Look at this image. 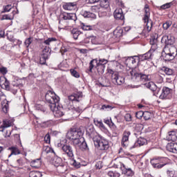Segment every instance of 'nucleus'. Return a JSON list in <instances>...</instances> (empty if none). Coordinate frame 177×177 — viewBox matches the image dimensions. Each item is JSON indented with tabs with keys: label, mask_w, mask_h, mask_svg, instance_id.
<instances>
[{
	"label": "nucleus",
	"mask_w": 177,
	"mask_h": 177,
	"mask_svg": "<svg viewBox=\"0 0 177 177\" xmlns=\"http://www.w3.org/2000/svg\"><path fill=\"white\" fill-rule=\"evenodd\" d=\"M84 97V94L82 92L78 91L75 93L68 97V99L70 102H72L73 106H70V103L68 100H66V103L71 111L73 113V114H80L82 111V109H81L80 102L82 100Z\"/></svg>",
	"instance_id": "f03ea898"
},
{
	"label": "nucleus",
	"mask_w": 177,
	"mask_h": 177,
	"mask_svg": "<svg viewBox=\"0 0 177 177\" xmlns=\"http://www.w3.org/2000/svg\"><path fill=\"white\" fill-rule=\"evenodd\" d=\"M62 19H64V20H71V21H73V23H75L77 21V15L74 13H67V12H64L63 14V17Z\"/></svg>",
	"instance_id": "2eb2a0df"
},
{
	"label": "nucleus",
	"mask_w": 177,
	"mask_h": 177,
	"mask_svg": "<svg viewBox=\"0 0 177 177\" xmlns=\"http://www.w3.org/2000/svg\"><path fill=\"white\" fill-rule=\"evenodd\" d=\"M76 3L75 2L73 3H65L63 5V8L64 10H73L74 9V7L75 6Z\"/></svg>",
	"instance_id": "c756f323"
},
{
	"label": "nucleus",
	"mask_w": 177,
	"mask_h": 177,
	"mask_svg": "<svg viewBox=\"0 0 177 177\" xmlns=\"http://www.w3.org/2000/svg\"><path fill=\"white\" fill-rule=\"evenodd\" d=\"M71 165L75 167V168H80V163L77 162L75 160L71 161Z\"/></svg>",
	"instance_id": "338daca9"
},
{
	"label": "nucleus",
	"mask_w": 177,
	"mask_h": 177,
	"mask_svg": "<svg viewBox=\"0 0 177 177\" xmlns=\"http://www.w3.org/2000/svg\"><path fill=\"white\" fill-rule=\"evenodd\" d=\"M11 10H12V5L8 4L6 6H3V13H5L6 12H10Z\"/></svg>",
	"instance_id": "052dcab7"
},
{
	"label": "nucleus",
	"mask_w": 177,
	"mask_h": 177,
	"mask_svg": "<svg viewBox=\"0 0 177 177\" xmlns=\"http://www.w3.org/2000/svg\"><path fill=\"white\" fill-rule=\"evenodd\" d=\"M53 164L55 167H59V165H62V164H64V162H63L62 158L56 156L54 157Z\"/></svg>",
	"instance_id": "2f4dec72"
},
{
	"label": "nucleus",
	"mask_w": 177,
	"mask_h": 177,
	"mask_svg": "<svg viewBox=\"0 0 177 177\" xmlns=\"http://www.w3.org/2000/svg\"><path fill=\"white\" fill-rule=\"evenodd\" d=\"M33 39L32 37H28L24 41V45L26 48H28L31 44H32Z\"/></svg>",
	"instance_id": "09e8293b"
},
{
	"label": "nucleus",
	"mask_w": 177,
	"mask_h": 177,
	"mask_svg": "<svg viewBox=\"0 0 177 177\" xmlns=\"http://www.w3.org/2000/svg\"><path fill=\"white\" fill-rule=\"evenodd\" d=\"M167 140L175 142L176 140V133L175 131H169L168 136L166 137Z\"/></svg>",
	"instance_id": "a878e982"
},
{
	"label": "nucleus",
	"mask_w": 177,
	"mask_h": 177,
	"mask_svg": "<svg viewBox=\"0 0 177 177\" xmlns=\"http://www.w3.org/2000/svg\"><path fill=\"white\" fill-rule=\"evenodd\" d=\"M135 145L136 146H143L145 145H147V140L145 138L140 137Z\"/></svg>",
	"instance_id": "473e14b6"
},
{
	"label": "nucleus",
	"mask_w": 177,
	"mask_h": 177,
	"mask_svg": "<svg viewBox=\"0 0 177 177\" xmlns=\"http://www.w3.org/2000/svg\"><path fill=\"white\" fill-rule=\"evenodd\" d=\"M97 69V71L98 74H103L104 73V70L106 68V66L100 65L99 64H95V66H94Z\"/></svg>",
	"instance_id": "72a5a7b5"
},
{
	"label": "nucleus",
	"mask_w": 177,
	"mask_h": 177,
	"mask_svg": "<svg viewBox=\"0 0 177 177\" xmlns=\"http://www.w3.org/2000/svg\"><path fill=\"white\" fill-rule=\"evenodd\" d=\"M21 165H23V159H18L12 167L14 168H19V167H21Z\"/></svg>",
	"instance_id": "8fccbe9b"
},
{
	"label": "nucleus",
	"mask_w": 177,
	"mask_h": 177,
	"mask_svg": "<svg viewBox=\"0 0 177 177\" xmlns=\"http://www.w3.org/2000/svg\"><path fill=\"white\" fill-rule=\"evenodd\" d=\"M167 174L169 177H177V171L176 170H167Z\"/></svg>",
	"instance_id": "49530a36"
},
{
	"label": "nucleus",
	"mask_w": 177,
	"mask_h": 177,
	"mask_svg": "<svg viewBox=\"0 0 177 177\" xmlns=\"http://www.w3.org/2000/svg\"><path fill=\"white\" fill-rule=\"evenodd\" d=\"M70 71L73 77H75V78H80V73L77 71H75V69H71Z\"/></svg>",
	"instance_id": "5fc2aeb1"
},
{
	"label": "nucleus",
	"mask_w": 177,
	"mask_h": 177,
	"mask_svg": "<svg viewBox=\"0 0 177 177\" xmlns=\"http://www.w3.org/2000/svg\"><path fill=\"white\" fill-rule=\"evenodd\" d=\"M120 169H121L122 174H124V175H127V176H133L134 173L133 171H132V169L127 168V167H125V165L121 163Z\"/></svg>",
	"instance_id": "4468645a"
},
{
	"label": "nucleus",
	"mask_w": 177,
	"mask_h": 177,
	"mask_svg": "<svg viewBox=\"0 0 177 177\" xmlns=\"http://www.w3.org/2000/svg\"><path fill=\"white\" fill-rule=\"evenodd\" d=\"M140 57L138 56H133V57H129L126 59V63H128L129 64H135L136 63L137 60H139Z\"/></svg>",
	"instance_id": "c85d7f7f"
},
{
	"label": "nucleus",
	"mask_w": 177,
	"mask_h": 177,
	"mask_svg": "<svg viewBox=\"0 0 177 177\" xmlns=\"http://www.w3.org/2000/svg\"><path fill=\"white\" fill-rule=\"evenodd\" d=\"M153 50L150 49L147 53L145 54H143L142 55H140V60H149V59H151L153 56Z\"/></svg>",
	"instance_id": "4be33fe9"
},
{
	"label": "nucleus",
	"mask_w": 177,
	"mask_h": 177,
	"mask_svg": "<svg viewBox=\"0 0 177 177\" xmlns=\"http://www.w3.org/2000/svg\"><path fill=\"white\" fill-rule=\"evenodd\" d=\"M144 112L143 111H138L136 113V117L137 118L140 119L143 117Z\"/></svg>",
	"instance_id": "69168bd1"
},
{
	"label": "nucleus",
	"mask_w": 177,
	"mask_h": 177,
	"mask_svg": "<svg viewBox=\"0 0 177 177\" xmlns=\"http://www.w3.org/2000/svg\"><path fill=\"white\" fill-rule=\"evenodd\" d=\"M131 136V131H124L122 138V146L123 147H127L128 143H129V136Z\"/></svg>",
	"instance_id": "f8f14e48"
},
{
	"label": "nucleus",
	"mask_w": 177,
	"mask_h": 177,
	"mask_svg": "<svg viewBox=\"0 0 177 177\" xmlns=\"http://www.w3.org/2000/svg\"><path fill=\"white\" fill-rule=\"evenodd\" d=\"M82 16L85 17V19H96V14L93 12H91L89 11H82Z\"/></svg>",
	"instance_id": "412c9836"
},
{
	"label": "nucleus",
	"mask_w": 177,
	"mask_h": 177,
	"mask_svg": "<svg viewBox=\"0 0 177 177\" xmlns=\"http://www.w3.org/2000/svg\"><path fill=\"white\" fill-rule=\"evenodd\" d=\"M71 34H72L74 39H78V37H80V35H81V31H80L77 28H75L71 30Z\"/></svg>",
	"instance_id": "58836bf2"
},
{
	"label": "nucleus",
	"mask_w": 177,
	"mask_h": 177,
	"mask_svg": "<svg viewBox=\"0 0 177 177\" xmlns=\"http://www.w3.org/2000/svg\"><path fill=\"white\" fill-rule=\"evenodd\" d=\"M153 92V95L160 99H169L171 97L170 89H155Z\"/></svg>",
	"instance_id": "0eeeda50"
},
{
	"label": "nucleus",
	"mask_w": 177,
	"mask_h": 177,
	"mask_svg": "<svg viewBox=\"0 0 177 177\" xmlns=\"http://www.w3.org/2000/svg\"><path fill=\"white\" fill-rule=\"evenodd\" d=\"M94 124L95 125H96V127H98L99 128H102V129H106L102 120H99L97 118L94 119Z\"/></svg>",
	"instance_id": "e433bc0d"
},
{
	"label": "nucleus",
	"mask_w": 177,
	"mask_h": 177,
	"mask_svg": "<svg viewBox=\"0 0 177 177\" xmlns=\"http://www.w3.org/2000/svg\"><path fill=\"white\" fill-rule=\"evenodd\" d=\"M174 59H175V57H173L170 53H168V51L165 53V55L164 57L165 62H170L171 60H174Z\"/></svg>",
	"instance_id": "a18cd8bd"
},
{
	"label": "nucleus",
	"mask_w": 177,
	"mask_h": 177,
	"mask_svg": "<svg viewBox=\"0 0 177 177\" xmlns=\"http://www.w3.org/2000/svg\"><path fill=\"white\" fill-rule=\"evenodd\" d=\"M108 176L109 177H120V174L118 172L110 171L108 172Z\"/></svg>",
	"instance_id": "3c124183"
},
{
	"label": "nucleus",
	"mask_w": 177,
	"mask_h": 177,
	"mask_svg": "<svg viewBox=\"0 0 177 177\" xmlns=\"http://www.w3.org/2000/svg\"><path fill=\"white\" fill-rule=\"evenodd\" d=\"M158 39L157 37H151L150 39V45H151V49L153 52H155L156 50L158 48Z\"/></svg>",
	"instance_id": "aec40b11"
},
{
	"label": "nucleus",
	"mask_w": 177,
	"mask_h": 177,
	"mask_svg": "<svg viewBox=\"0 0 177 177\" xmlns=\"http://www.w3.org/2000/svg\"><path fill=\"white\" fill-rule=\"evenodd\" d=\"M41 165H42L41 159H36L30 162V166L32 168H41Z\"/></svg>",
	"instance_id": "393cba45"
},
{
	"label": "nucleus",
	"mask_w": 177,
	"mask_h": 177,
	"mask_svg": "<svg viewBox=\"0 0 177 177\" xmlns=\"http://www.w3.org/2000/svg\"><path fill=\"white\" fill-rule=\"evenodd\" d=\"M46 60H48L47 57H42V55L40 56V60H39L40 64H46Z\"/></svg>",
	"instance_id": "680f3d73"
},
{
	"label": "nucleus",
	"mask_w": 177,
	"mask_h": 177,
	"mask_svg": "<svg viewBox=\"0 0 177 177\" xmlns=\"http://www.w3.org/2000/svg\"><path fill=\"white\" fill-rule=\"evenodd\" d=\"M30 177H42V173L40 171H32L29 174Z\"/></svg>",
	"instance_id": "37998d69"
},
{
	"label": "nucleus",
	"mask_w": 177,
	"mask_h": 177,
	"mask_svg": "<svg viewBox=\"0 0 177 177\" xmlns=\"http://www.w3.org/2000/svg\"><path fill=\"white\" fill-rule=\"evenodd\" d=\"M91 13H102V8L100 6H93L91 7Z\"/></svg>",
	"instance_id": "4c0bfd02"
},
{
	"label": "nucleus",
	"mask_w": 177,
	"mask_h": 177,
	"mask_svg": "<svg viewBox=\"0 0 177 177\" xmlns=\"http://www.w3.org/2000/svg\"><path fill=\"white\" fill-rule=\"evenodd\" d=\"M84 135V131L81 128L73 129L67 133V138L72 140V143L75 149H80L82 151H89V147H88V144L85 142V139L82 138Z\"/></svg>",
	"instance_id": "f257e3e1"
},
{
	"label": "nucleus",
	"mask_w": 177,
	"mask_h": 177,
	"mask_svg": "<svg viewBox=\"0 0 177 177\" xmlns=\"http://www.w3.org/2000/svg\"><path fill=\"white\" fill-rule=\"evenodd\" d=\"M0 73L5 75V74L8 73V68L6 67H1L0 68Z\"/></svg>",
	"instance_id": "e2e57ef3"
},
{
	"label": "nucleus",
	"mask_w": 177,
	"mask_h": 177,
	"mask_svg": "<svg viewBox=\"0 0 177 177\" xmlns=\"http://www.w3.org/2000/svg\"><path fill=\"white\" fill-rule=\"evenodd\" d=\"M127 74L133 81H136V80H140V81H149V75L139 73L132 68L127 71Z\"/></svg>",
	"instance_id": "20e7f679"
},
{
	"label": "nucleus",
	"mask_w": 177,
	"mask_h": 177,
	"mask_svg": "<svg viewBox=\"0 0 177 177\" xmlns=\"http://www.w3.org/2000/svg\"><path fill=\"white\" fill-rule=\"evenodd\" d=\"M109 63V60L106 59H99L97 61V59H92L89 63V67H88V71L90 73H92V70L95 68V64H100V66H106Z\"/></svg>",
	"instance_id": "9d476101"
},
{
	"label": "nucleus",
	"mask_w": 177,
	"mask_h": 177,
	"mask_svg": "<svg viewBox=\"0 0 177 177\" xmlns=\"http://www.w3.org/2000/svg\"><path fill=\"white\" fill-rule=\"evenodd\" d=\"M147 66L146 67V68H151V67L154 66V64L153 63V62H150V61H147Z\"/></svg>",
	"instance_id": "774afa93"
},
{
	"label": "nucleus",
	"mask_w": 177,
	"mask_h": 177,
	"mask_svg": "<svg viewBox=\"0 0 177 177\" xmlns=\"http://www.w3.org/2000/svg\"><path fill=\"white\" fill-rule=\"evenodd\" d=\"M161 42L162 44H165V45H172V44H174V41H172L171 36L167 35H165L162 37Z\"/></svg>",
	"instance_id": "b1692460"
},
{
	"label": "nucleus",
	"mask_w": 177,
	"mask_h": 177,
	"mask_svg": "<svg viewBox=\"0 0 177 177\" xmlns=\"http://www.w3.org/2000/svg\"><path fill=\"white\" fill-rule=\"evenodd\" d=\"M100 8L103 13H104L107 10L108 8H110V4L109 3V0H101L100 2Z\"/></svg>",
	"instance_id": "a211bd4d"
},
{
	"label": "nucleus",
	"mask_w": 177,
	"mask_h": 177,
	"mask_svg": "<svg viewBox=\"0 0 177 177\" xmlns=\"http://www.w3.org/2000/svg\"><path fill=\"white\" fill-rule=\"evenodd\" d=\"M104 122L105 124H106L107 125H109V127H113L114 123H113V122H111V118H105L104 120Z\"/></svg>",
	"instance_id": "13d9d810"
},
{
	"label": "nucleus",
	"mask_w": 177,
	"mask_h": 177,
	"mask_svg": "<svg viewBox=\"0 0 177 177\" xmlns=\"http://www.w3.org/2000/svg\"><path fill=\"white\" fill-rule=\"evenodd\" d=\"M161 71H162L164 73L166 74V75H172V74H174V70L166 67V66H163L162 68H161Z\"/></svg>",
	"instance_id": "f704fd0d"
},
{
	"label": "nucleus",
	"mask_w": 177,
	"mask_h": 177,
	"mask_svg": "<svg viewBox=\"0 0 177 177\" xmlns=\"http://www.w3.org/2000/svg\"><path fill=\"white\" fill-rule=\"evenodd\" d=\"M171 26H172V21H168L163 24L162 27L164 30H167L171 27Z\"/></svg>",
	"instance_id": "864d4df0"
},
{
	"label": "nucleus",
	"mask_w": 177,
	"mask_h": 177,
	"mask_svg": "<svg viewBox=\"0 0 177 177\" xmlns=\"http://www.w3.org/2000/svg\"><path fill=\"white\" fill-rule=\"evenodd\" d=\"M41 56L49 59V56H50V48L49 47H45L42 50Z\"/></svg>",
	"instance_id": "7c9ffc66"
},
{
	"label": "nucleus",
	"mask_w": 177,
	"mask_h": 177,
	"mask_svg": "<svg viewBox=\"0 0 177 177\" xmlns=\"http://www.w3.org/2000/svg\"><path fill=\"white\" fill-rule=\"evenodd\" d=\"M167 149L171 153H177V143L170 142L167 145Z\"/></svg>",
	"instance_id": "5701e85b"
},
{
	"label": "nucleus",
	"mask_w": 177,
	"mask_h": 177,
	"mask_svg": "<svg viewBox=\"0 0 177 177\" xmlns=\"http://www.w3.org/2000/svg\"><path fill=\"white\" fill-rule=\"evenodd\" d=\"M10 86V83L5 77L4 76L0 77V86L2 88V89H9V86Z\"/></svg>",
	"instance_id": "dca6fc26"
},
{
	"label": "nucleus",
	"mask_w": 177,
	"mask_h": 177,
	"mask_svg": "<svg viewBox=\"0 0 177 177\" xmlns=\"http://www.w3.org/2000/svg\"><path fill=\"white\" fill-rule=\"evenodd\" d=\"M48 106L50 110L53 111L55 118H60V117H63V115H64V113H63V109L59 106V103L50 104Z\"/></svg>",
	"instance_id": "1a4fd4ad"
},
{
	"label": "nucleus",
	"mask_w": 177,
	"mask_h": 177,
	"mask_svg": "<svg viewBox=\"0 0 177 177\" xmlns=\"http://www.w3.org/2000/svg\"><path fill=\"white\" fill-rule=\"evenodd\" d=\"M93 142L94 145L98 150H107L109 149V141L100 136L94 137Z\"/></svg>",
	"instance_id": "39448f33"
},
{
	"label": "nucleus",
	"mask_w": 177,
	"mask_h": 177,
	"mask_svg": "<svg viewBox=\"0 0 177 177\" xmlns=\"http://www.w3.org/2000/svg\"><path fill=\"white\" fill-rule=\"evenodd\" d=\"M8 150H11V153L8 156V158H10L12 156H17V154H20V150L19 148L16 147H11L8 148Z\"/></svg>",
	"instance_id": "cd10ccee"
},
{
	"label": "nucleus",
	"mask_w": 177,
	"mask_h": 177,
	"mask_svg": "<svg viewBox=\"0 0 177 177\" xmlns=\"http://www.w3.org/2000/svg\"><path fill=\"white\" fill-rule=\"evenodd\" d=\"M57 170L59 174H64V172L67 171V166H66L64 163H62V165L57 166Z\"/></svg>",
	"instance_id": "c9c22d12"
},
{
	"label": "nucleus",
	"mask_w": 177,
	"mask_h": 177,
	"mask_svg": "<svg viewBox=\"0 0 177 177\" xmlns=\"http://www.w3.org/2000/svg\"><path fill=\"white\" fill-rule=\"evenodd\" d=\"M172 5H174V3H172V2L167 3L162 5L160 6V8L162 9L163 10H165V9H169V8H171V6H172Z\"/></svg>",
	"instance_id": "603ef678"
},
{
	"label": "nucleus",
	"mask_w": 177,
	"mask_h": 177,
	"mask_svg": "<svg viewBox=\"0 0 177 177\" xmlns=\"http://www.w3.org/2000/svg\"><path fill=\"white\" fill-rule=\"evenodd\" d=\"M55 41H57V39L55 37H50L44 41V44L46 45H50L51 42H55Z\"/></svg>",
	"instance_id": "de8ad7c7"
},
{
	"label": "nucleus",
	"mask_w": 177,
	"mask_h": 177,
	"mask_svg": "<svg viewBox=\"0 0 177 177\" xmlns=\"http://www.w3.org/2000/svg\"><path fill=\"white\" fill-rule=\"evenodd\" d=\"M113 16L116 20H124L125 17L121 8H117L113 12Z\"/></svg>",
	"instance_id": "f3484780"
},
{
	"label": "nucleus",
	"mask_w": 177,
	"mask_h": 177,
	"mask_svg": "<svg viewBox=\"0 0 177 177\" xmlns=\"http://www.w3.org/2000/svg\"><path fill=\"white\" fill-rule=\"evenodd\" d=\"M59 24H60V27H62V26L63 27H71V25L68 24V22L63 18L59 19Z\"/></svg>",
	"instance_id": "a19ab883"
},
{
	"label": "nucleus",
	"mask_w": 177,
	"mask_h": 177,
	"mask_svg": "<svg viewBox=\"0 0 177 177\" xmlns=\"http://www.w3.org/2000/svg\"><path fill=\"white\" fill-rule=\"evenodd\" d=\"M144 23L145 25L142 30L143 34H149L153 28V21L150 19V9L145 10V15L143 17Z\"/></svg>",
	"instance_id": "7ed1b4c3"
},
{
	"label": "nucleus",
	"mask_w": 177,
	"mask_h": 177,
	"mask_svg": "<svg viewBox=\"0 0 177 177\" xmlns=\"http://www.w3.org/2000/svg\"><path fill=\"white\" fill-rule=\"evenodd\" d=\"M111 78L113 84H117V85H122V84L125 82V78L121 75H119L118 73L113 75Z\"/></svg>",
	"instance_id": "9b49d317"
},
{
	"label": "nucleus",
	"mask_w": 177,
	"mask_h": 177,
	"mask_svg": "<svg viewBox=\"0 0 177 177\" xmlns=\"http://www.w3.org/2000/svg\"><path fill=\"white\" fill-rule=\"evenodd\" d=\"M35 109L36 110L43 111V113H45V111H46V107L41 104H36L35 105Z\"/></svg>",
	"instance_id": "79ce46f5"
},
{
	"label": "nucleus",
	"mask_w": 177,
	"mask_h": 177,
	"mask_svg": "<svg viewBox=\"0 0 177 177\" xmlns=\"http://www.w3.org/2000/svg\"><path fill=\"white\" fill-rule=\"evenodd\" d=\"M13 125V119H7L3 121V124L1 125V128L3 129L1 130V132H3L5 128H9Z\"/></svg>",
	"instance_id": "6ab92c4d"
},
{
	"label": "nucleus",
	"mask_w": 177,
	"mask_h": 177,
	"mask_svg": "<svg viewBox=\"0 0 177 177\" xmlns=\"http://www.w3.org/2000/svg\"><path fill=\"white\" fill-rule=\"evenodd\" d=\"M62 151H64V153L66 154L68 157H74V151H73V148L70 145H63Z\"/></svg>",
	"instance_id": "ddd939ff"
},
{
	"label": "nucleus",
	"mask_w": 177,
	"mask_h": 177,
	"mask_svg": "<svg viewBox=\"0 0 177 177\" xmlns=\"http://www.w3.org/2000/svg\"><path fill=\"white\" fill-rule=\"evenodd\" d=\"M169 160L167 158H162L160 159H153L151 160V164H152L154 168H162L165 165H168Z\"/></svg>",
	"instance_id": "6e6552de"
},
{
	"label": "nucleus",
	"mask_w": 177,
	"mask_h": 177,
	"mask_svg": "<svg viewBox=\"0 0 177 177\" xmlns=\"http://www.w3.org/2000/svg\"><path fill=\"white\" fill-rule=\"evenodd\" d=\"M144 86L148 89H153L154 88L153 86H156V84L153 82H149V83L144 84Z\"/></svg>",
	"instance_id": "6e6d98bb"
},
{
	"label": "nucleus",
	"mask_w": 177,
	"mask_h": 177,
	"mask_svg": "<svg viewBox=\"0 0 177 177\" xmlns=\"http://www.w3.org/2000/svg\"><path fill=\"white\" fill-rule=\"evenodd\" d=\"M1 107H2V111H3L5 113H8V110H9V102L4 99L1 102Z\"/></svg>",
	"instance_id": "bb28decb"
},
{
	"label": "nucleus",
	"mask_w": 177,
	"mask_h": 177,
	"mask_svg": "<svg viewBox=\"0 0 177 177\" xmlns=\"http://www.w3.org/2000/svg\"><path fill=\"white\" fill-rule=\"evenodd\" d=\"M45 97L49 103V106L50 104H57L60 102V97L52 90L47 91Z\"/></svg>",
	"instance_id": "423d86ee"
},
{
	"label": "nucleus",
	"mask_w": 177,
	"mask_h": 177,
	"mask_svg": "<svg viewBox=\"0 0 177 177\" xmlns=\"http://www.w3.org/2000/svg\"><path fill=\"white\" fill-rule=\"evenodd\" d=\"M171 56L174 57L176 56L177 55V50L176 47L171 46L169 48V52H168Z\"/></svg>",
	"instance_id": "c03bdc74"
},
{
	"label": "nucleus",
	"mask_w": 177,
	"mask_h": 177,
	"mask_svg": "<svg viewBox=\"0 0 177 177\" xmlns=\"http://www.w3.org/2000/svg\"><path fill=\"white\" fill-rule=\"evenodd\" d=\"M124 32V30L121 28H117L114 31L113 34L117 37L118 38H120V37H122V33Z\"/></svg>",
	"instance_id": "ea45409f"
},
{
	"label": "nucleus",
	"mask_w": 177,
	"mask_h": 177,
	"mask_svg": "<svg viewBox=\"0 0 177 177\" xmlns=\"http://www.w3.org/2000/svg\"><path fill=\"white\" fill-rule=\"evenodd\" d=\"M151 117V113H150L149 111L144 112L143 118H145V120H150Z\"/></svg>",
	"instance_id": "4d7b16f0"
},
{
	"label": "nucleus",
	"mask_w": 177,
	"mask_h": 177,
	"mask_svg": "<svg viewBox=\"0 0 177 177\" xmlns=\"http://www.w3.org/2000/svg\"><path fill=\"white\" fill-rule=\"evenodd\" d=\"M82 28L84 31H89V30H92V26H91L85 25L84 24H82Z\"/></svg>",
	"instance_id": "bf43d9fd"
},
{
	"label": "nucleus",
	"mask_w": 177,
	"mask_h": 177,
	"mask_svg": "<svg viewBox=\"0 0 177 177\" xmlns=\"http://www.w3.org/2000/svg\"><path fill=\"white\" fill-rule=\"evenodd\" d=\"M44 141L46 143H50V135L49 133H47L44 137Z\"/></svg>",
	"instance_id": "0e129e2a"
}]
</instances>
